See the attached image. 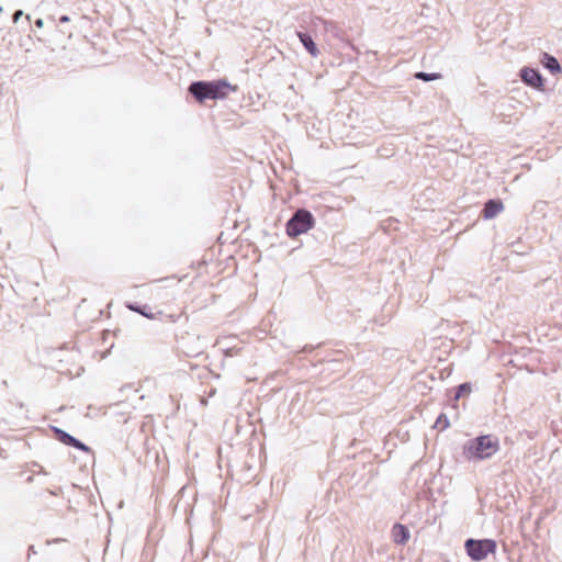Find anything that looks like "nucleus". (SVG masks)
<instances>
[{"instance_id": "obj_1", "label": "nucleus", "mask_w": 562, "mask_h": 562, "mask_svg": "<svg viewBox=\"0 0 562 562\" xmlns=\"http://www.w3.org/2000/svg\"><path fill=\"white\" fill-rule=\"evenodd\" d=\"M499 449V440L491 435L479 436L463 446L468 460H484L494 456Z\"/></svg>"}, {"instance_id": "obj_2", "label": "nucleus", "mask_w": 562, "mask_h": 562, "mask_svg": "<svg viewBox=\"0 0 562 562\" xmlns=\"http://www.w3.org/2000/svg\"><path fill=\"white\" fill-rule=\"evenodd\" d=\"M236 88L232 87L225 80L217 81H198L191 83L189 87L190 93L194 95V98L199 102H204L206 99H224L228 95L231 91H235Z\"/></svg>"}, {"instance_id": "obj_3", "label": "nucleus", "mask_w": 562, "mask_h": 562, "mask_svg": "<svg viewBox=\"0 0 562 562\" xmlns=\"http://www.w3.org/2000/svg\"><path fill=\"white\" fill-rule=\"evenodd\" d=\"M315 220L306 210H299L286 223V234L290 237H296L306 233L314 226Z\"/></svg>"}, {"instance_id": "obj_4", "label": "nucleus", "mask_w": 562, "mask_h": 562, "mask_svg": "<svg viewBox=\"0 0 562 562\" xmlns=\"http://www.w3.org/2000/svg\"><path fill=\"white\" fill-rule=\"evenodd\" d=\"M464 547L468 555L473 561H482L486 559L488 554L494 553L496 551V542L492 539H469L465 541Z\"/></svg>"}, {"instance_id": "obj_5", "label": "nucleus", "mask_w": 562, "mask_h": 562, "mask_svg": "<svg viewBox=\"0 0 562 562\" xmlns=\"http://www.w3.org/2000/svg\"><path fill=\"white\" fill-rule=\"evenodd\" d=\"M503 209L504 205L501 200H488L482 211L483 217L485 220L494 218Z\"/></svg>"}, {"instance_id": "obj_6", "label": "nucleus", "mask_w": 562, "mask_h": 562, "mask_svg": "<svg viewBox=\"0 0 562 562\" xmlns=\"http://www.w3.org/2000/svg\"><path fill=\"white\" fill-rule=\"evenodd\" d=\"M521 79L524 82L533 88H538L542 85L541 76L538 71L531 68H524L521 70Z\"/></svg>"}, {"instance_id": "obj_7", "label": "nucleus", "mask_w": 562, "mask_h": 562, "mask_svg": "<svg viewBox=\"0 0 562 562\" xmlns=\"http://www.w3.org/2000/svg\"><path fill=\"white\" fill-rule=\"evenodd\" d=\"M392 538L395 543L405 544L409 539V531L404 525L395 524L392 528Z\"/></svg>"}, {"instance_id": "obj_8", "label": "nucleus", "mask_w": 562, "mask_h": 562, "mask_svg": "<svg viewBox=\"0 0 562 562\" xmlns=\"http://www.w3.org/2000/svg\"><path fill=\"white\" fill-rule=\"evenodd\" d=\"M297 37L300 38L301 43L304 45L306 50L313 56L316 57L318 55V49L312 37L303 32H297Z\"/></svg>"}, {"instance_id": "obj_9", "label": "nucleus", "mask_w": 562, "mask_h": 562, "mask_svg": "<svg viewBox=\"0 0 562 562\" xmlns=\"http://www.w3.org/2000/svg\"><path fill=\"white\" fill-rule=\"evenodd\" d=\"M52 430L54 432L55 439H57L58 441L63 442L66 446H70V434L69 432H67L63 429H59L57 427H52Z\"/></svg>"}, {"instance_id": "obj_10", "label": "nucleus", "mask_w": 562, "mask_h": 562, "mask_svg": "<svg viewBox=\"0 0 562 562\" xmlns=\"http://www.w3.org/2000/svg\"><path fill=\"white\" fill-rule=\"evenodd\" d=\"M544 59H546L544 65L548 69L551 70V72H560L561 71V67L554 57L550 56L549 54H544Z\"/></svg>"}, {"instance_id": "obj_11", "label": "nucleus", "mask_w": 562, "mask_h": 562, "mask_svg": "<svg viewBox=\"0 0 562 562\" xmlns=\"http://www.w3.org/2000/svg\"><path fill=\"white\" fill-rule=\"evenodd\" d=\"M415 77L417 79L424 80V81H431L441 78V75L438 72L427 74V72H416Z\"/></svg>"}, {"instance_id": "obj_12", "label": "nucleus", "mask_w": 562, "mask_h": 562, "mask_svg": "<svg viewBox=\"0 0 562 562\" xmlns=\"http://www.w3.org/2000/svg\"><path fill=\"white\" fill-rule=\"evenodd\" d=\"M127 307L131 311L139 313L140 315H143V316H145V317H147L149 319H154L156 317L154 313L146 311V307H139V306H135V305H132V304H128Z\"/></svg>"}, {"instance_id": "obj_13", "label": "nucleus", "mask_w": 562, "mask_h": 562, "mask_svg": "<svg viewBox=\"0 0 562 562\" xmlns=\"http://www.w3.org/2000/svg\"><path fill=\"white\" fill-rule=\"evenodd\" d=\"M72 447L75 448H78V449H81L83 451H86L88 454H89V458L91 460V462H93L94 460V457H93V453L90 451V449L88 447H86L85 445H82L80 441H78L77 439H75L72 437Z\"/></svg>"}, {"instance_id": "obj_14", "label": "nucleus", "mask_w": 562, "mask_h": 562, "mask_svg": "<svg viewBox=\"0 0 562 562\" xmlns=\"http://www.w3.org/2000/svg\"><path fill=\"white\" fill-rule=\"evenodd\" d=\"M471 391V387L468 383H463L459 386V391H458V394H457V398L459 396H461L462 394L464 393H469Z\"/></svg>"}, {"instance_id": "obj_15", "label": "nucleus", "mask_w": 562, "mask_h": 562, "mask_svg": "<svg viewBox=\"0 0 562 562\" xmlns=\"http://www.w3.org/2000/svg\"><path fill=\"white\" fill-rule=\"evenodd\" d=\"M22 15H23V11L16 10L12 15L13 22L16 23Z\"/></svg>"}, {"instance_id": "obj_16", "label": "nucleus", "mask_w": 562, "mask_h": 562, "mask_svg": "<svg viewBox=\"0 0 562 562\" xmlns=\"http://www.w3.org/2000/svg\"><path fill=\"white\" fill-rule=\"evenodd\" d=\"M68 21H69L68 15H61V16L59 18V22H61V23H65V22H68Z\"/></svg>"}, {"instance_id": "obj_17", "label": "nucleus", "mask_w": 562, "mask_h": 562, "mask_svg": "<svg viewBox=\"0 0 562 562\" xmlns=\"http://www.w3.org/2000/svg\"><path fill=\"white\" fill-rule=\"evenodd\" d=\"M35 25H36L37 27H42V26H43V20H42V19H37V20L35 21Z\"/></svg>"}, {"instance_id": "obj_18", "label": "nucleus", "mask_w": 562, "mask_h": 562, "mask_svg": "<svg viewBox=\"0 0 562 562\" xmlns=\"http://www.w3.org/2000/svg\"><path fill=\"white\" fill-rule=\"evenodd\" d=\"M442 417H445V416H443V415H440V416H439V418L437 419V424L443 423Z\"/></svg>"}, {"instance_id": "obj_19", "label": "nucleus", "mask_w": 562, "mask_h": 562, "mask_svg": "<svg viewBox=\"0 0 562 562\" xmlns=\"http://www.w3.org/2000/svg\"><path fill=\"white\" fill-rule=\"evenodd\" d=\"M442 417H445V416H443V415H440V416H439V418L437 419V424L443 423Z\"/></svg>"}, {"instance_id": "obj_20", "label": "nucleus", "mask_w": 562, "mask_h": 562, "mask_svg": "<svg viewBox=\"0 0 562 562\" xmlns=\"http://www.w3.org/2000/svg\"><path fill=\"white\" fill-rule=\"evenodd\" d=\"M29 551H33L34 552V547L30 546Z\"/></svg>"}, {"instance_id": "obj_21", "label": "nucleus", "mask_w": 562, "mask_h": 562, "mask_svg": "<svg viewBox=\"0 0 562 562\" xmlns=\"http://www.w3.org/2000/svg\"><path fill=\"white\" fill-rule=\"evenodd\" d=\"M54 541H55V542H58V541H65V539H55Z\"/></svg>"}]
</instances>
